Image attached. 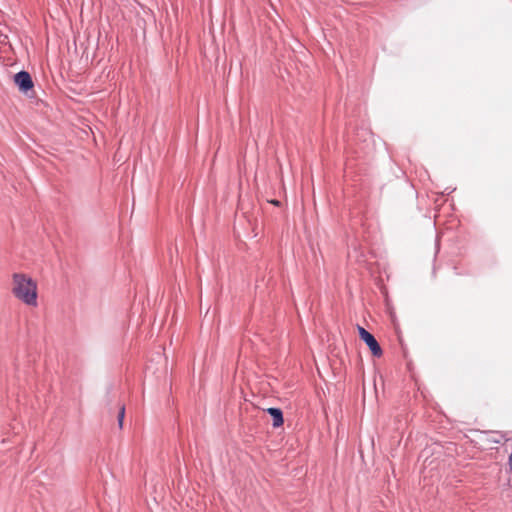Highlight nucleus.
Instances as JSON below:
<instances>
[{"instance_id": "4", "label": "nucleus", "mask_w": 512, "mask_h": 512, "mask_svg": "<svg viewBox=\"0 0 512 512\" xmlns=\"http://www.w3.org/2000/svg\"><path fill=\"white\" fill-rule=\"evenodd\" d=\"M273 419V427L277 428L283 425V413L279 408H268L266 410Z\"/></svg>"}, {"instance_id": "6", "label": "nucleus", "mask_w": 512, "mask_h": 512, "mask_svg": "<svg viewBox=\"0 0 512 512\" xmlns=\"http://www.w3.org/2000/svg\"><path fill=\"white\" fill-rule=\"evenodd\" d=\"M503 438L502 435H499V437H496L494 434L490 435V438L488 439L491 442L499 443L501 439Z\"/></svg>"}, {"instance_id": "5", "label": "nucleus", "mask_w": 512, "mask_h": 512, "mask_svg": "<svg viewBox=\"0 0 512 512\" xmlns=\"http://www.w3.org/2000/svg\"><path fill=\"white\" fill-rule=\"evenodd\" d=\"M124 415H125V408H124V406H122V407L120 408L119 415H118V421H119V425H120V427H121V426H122V424H123Z\"/></svg>"}, {"instance_id": "2", "label": "nucleus", "mask_w": 512, "mask_h": 512, "mask_svg": "<svg viewBox=\"0 0 512 512\" xmlns=\"http://www.w3.org/2000/svg\"><path fill=\"white\" fill-rule=\"evenodd\" d=\"M358 333H359V337L366 343V345L369 347L372 355L374 357H381L382 354H383V351L379 345V343L377 342V340L375 339V337L370 333L368 332L367 330H365L363 327L361 326H358Z\"/></svg>"}, {"instance_id": "8", "label": "nucleus", "mask_w": 512, "mask_h": 512, "mask_svg": "<svg viewBox=\"0 0 512 512\" xmlns=\"http://www.w3.org/2000/svg\"><path fill=\"white\" fill-rule=\"evenodd\" d=\"M272 203H273L274 205H278V204H279V202H278L277 200L272 201Z\"/></svg>"}, {"instance_id": "1", "label": "nucleus", "mask_w": 512, "mask_h": 512, "mask_svg": "<svg viewBox=\"0 0 512 512\" xmlns=\"http://www.w3.org/2000/svg\"><path fill=\"white\" fill-rule=\"evenodd\" d=\"M12 293L18 300L28 306L36 307L38 304L37 282L26 274H13Z\"/></svg>"}, {"instance_id": "7", "label": "nucleus", "mask_w": 512, "mask_h": 512, "mask_svg": "<svg viewBox=\"0 0 512 512\" xmlns=\"http://www.w3.org/2000/svg\"><path fill=\"white\" fill-rule=\"evenodd\" d=\"M509 468H510V470L512 472V451H511V454L509 456Z\"/></svg>"}, {"instance_id": "3", "label": "nucleus", "mask_w": 512, "mask_h": 512, "mask_svg": "<svg viewBox=\"0 0 512 512\" xmlns=\"http://www.w3.org/2000/svg\"><path fill=\"white\" fill-rule=\"evenodd\" d=\"M14 82L20 89V91L27 93L34 86L30 74L26 71H21L15 74Z\"/></svg>"}]
</instances>
